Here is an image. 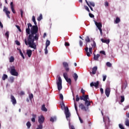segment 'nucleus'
I'll use <instances>...</instances> for the list:
<instances>
[{
  "label": "nucleus",
  "instance_id": "obj_1",
  "mask_svg": "<svg viewBox=\"0 0 129 129\" xmlns=\"http://www.w3.org/2000/svg\"><path fill=\"white\" fill-rule=\"evenodd\" d=\"M32 21L35 25H32L31 23H28V28L26 29V33L27 37V39H24V42L26 46L29 45L30 48L36 50L37 49V45L34 42L38 41L39 40V34H38V31H39V28L37 25V22H36V18L34 16H32Z\"/></svg>",
  "mask_w": 129,
  "mask_h": 129
},
{
  "label": "nucleus",
  "instance_id": "obj_2",
  "mask_svg": "<svg viewBox=\"0 0 129 129\" xmlns=\"http://www.w3.org/2000/svg\"><path fill=\"white\" fill-rule=\"evenodd\" d=\"M56 84L57 85V89L59 91L62 89V79H61V77H58V80L56 82Z\"/></svg>",
  "mask_w": 129,
  "mask_h": 129
},
{
  "label": "nucleus",
  "instance_id": "obj_3",
  "mask_svg": "<svg viewBox=\"0 0 129 129\" xmlns=\"http://www.w3.org/2000/svg\"><path fill=\"white\" fill-rule=\"evenodd\" d=\"M11 69L10 73L11 75L13 76H18L19 75V73L16 71V69H15V66L11 67Z\"/></svg>",
  "mask_w": 129,
  "mask_h": 129
},
{
  "label": "nucleus",
  "instance_id": "obj_4",
  "mask_svg": "<svg viewBox=\"0 0 129 129\" xmlns=\"http://www.w3.org/2000/svg\"><path fill=\"white\" fill-rule=\"evenodd\" d=\"M63 76L67 82H68L70 85H71L72 81H71V79L68 78V75L67 74V73H64L63 74Z\"/></svg>",
  "mask_w": 129,
  "mask_h": 129
},
{
  "label": "nucleus",
  "instance_id": "obj_5",
  "mask_svg": "<svg viewBox=\"0 0 129 129\" xmlns=\"http://www.w3.org/2000/svg\"><path fill=\"white\" fill-rule=\"evenodd\" d=\"M8 9L5 6L4 7L3 11L4 13H5L7 17L8 18V19H11V16H10V15L11 14V12L10 11H8Z\"/></svg>",
  "mask_w": 129,
  "mask_h": 129
},
{
  "label": "nucleus",
  "instance_id": "obj_6",
  "mask_svg": "<svg viewBox=\"0 0 129 129\" xmlns=\"http://www.w3.org/2000/svg\"><path fill=\"white\" fill-rule=\"evenodd\" d=\"M64 113L66 114L67 119H68V118L71 116V113L69 112V108H68V107L64 108Z\"/></svg>",
  "mask_w": 129,
  "mask_h": 129
},
{
  "label": "nucleus",
  "instance_id": "obj_7",
  "mask_svg": "<svg viewBox=\"0 0 129 129\" xmlns=\"http://www.w3.org/2000/svg\"><path fill=\"white\" fill-rule=\"evenodd\" d=\"M62 65L66 72H69V70H70V69L69 68V64H68V63L67 62H63Z\"/></svg>",
  "mask_w": 129,
  "mask_h": 129
},
{
  "label": "nucleus",
  "instance_id": "obj_8",
  "mask_svg": "<svg viewBox=\"0 0 129 129\" xmlns=\"http://www.w3.org/2000/svg\"><path fill=\"white\" fill-rule=\"evenodd\" d=\"M85 50L86 52L87 56H88V57H90V54H92V47H89V52H88V48L87 47H86Z\"/></svg>",
  "mask_w": 129,
  "mask_h": 129
},
{
  "label": "nucleus",
  "instance_id": "obj_9",
  "mask_svg": "<svg viewBox=\"0 0 129 129\" xmlns=\"http://www.w3.org/2000/svg\"><path fill=\"white\" fill-rule=\"evenodd\" d=\"M89 96L88 95H83L80 97L81 100H83L84 101H86V100H89Z\"/></svg>",
  "mask_w": 129,
  "mask_h": 129
},
{
  "label": "nucleus",
  "instance_id": "obj_10",
  "mask_svg": "<svg viewBox=\"0 0 129 129\" xmlns=\"http://www.w3.org/2000/svg\"><path fill=\"white\" fill-rule=\"evenodd\" d=\"M97 66L94 67L92 69V72H90V75H95L96 74V72L97 71Z\"/></svg>",
  "mask_w": 129,
  "mask_h": 129
},
{
  "label": "nucleus",
  "instance_id": "obj_11",
  "mask_svg": "<svg viewBox=\"0 0 129 129\" xmlns=\"http://www.w3.org/2000/svg\"><path fill=\"white\" fill-rule=\"evenodd\" d=\"M44 121H45V117H44V116L41 115L38 117V122L39 123V124H43Z\"/></svg>",
  "mask_w": 129,
  "mask_h": 129
},
{
  "label": "nucleus",
  "instance_id": "obj_12",
  "mask_svg": "<svg viewBox=\"0 0 129 129\" xmlns=\"http://www.w3.org/2000/svg\"><path fill=\"white\" fill-rule=\"evenodd\" d=\"M99 85V81H97L96 82H91L90 83V86L91 87H93L94 86L95 88H98V86Z\"/></svg>",
  "mask_w": 129,
  "mask_h": 129
},
{
  "label": "nucleus",
  "instance_id": "obj_13",
  "mask_svg": "<svg viewBox=\"0 0 129 129\" xmlns=\"http://www.w3.org/2000/svg\"><path fill=\"white\" fill-rule=\"evenodd\" d=\"M79 107L82 109V110H84V111H87L88 110V107H85L83 103H81L79 105Z\"/></svg>",
  "mask_w": 129,
  "mask_h": 129
},
{
  "label": "nucleus",
  "instance_id": "obj_14",
  "mask_svg": "<svg viewBox=\"0 0 129 129\" xmlns=\"http://www.w3.org/2000/svg\"><path fill=\"white\" fill-rule=\"evenodd\" d=\"M11 101L12 102V104L13 105H16L17 104V100L16 99V98H15V96L13 95H11Z\"/></svg>",
  "mask_w": 129,
  "mask_h": 129
},
{
  "label": "nucleus",
  "instance_id": "obj_15",
  "mask_svg": "<svg viewBox=\"0 0 129 129\" xmlns=\"http://www.w3.org/2000/svg\"><path fill=\"white\" fill-rule=\"evenodd\" d=\"M105 94L107 96V97H109V95L110 94V88L106 87L105 90Z\"/></svg>",
  "mask_w": 129,
  "mask_h": 129
},
{
  "label": "nucleus",
  "instance_id": "obj_16",
  "mask_svg": "<svg viewBox=\"0 0 129 129\" xmlns=\"http://www.w3.org/2000/svg\"><path fill=\"white\" fill-rule=\"evenodd\" d=\"M95 24L96 25L97 28H98V30L99 29H101V28H102V24H101V23L99 22L98 23L97 22H96V21H94Z\"/></svg>",
  "mask_w": 129,
  "mask_h": 129
},
{
  "label": "nucleus",
  "instance_id": "obj_17",
  "mask_svg": "<svg viewBox=\"0 0 129 129\" xmlns=\"http://www.w3.org/2000/svg\"><path fill=\"white\" fill-rule=\"evenodd\" d=\"M85 105L87 106V107H88V106H90V105H91V102L88 99L85 101Z\"/></svg>",
  "mask_w": 129,
  "mask_h": 129
},
{
  "label": "nucleus",
  "instance_id": "obj_18",
  "mask_svg": "<svg viewBox=\"0 0 129 129\" xmlns=\"http://www.w3.org/2000/svg\"><path fill=\"white\" fill-rule=\"evenodd\" d=\"M10 6L11 8V11L13 13V14H16V11H15V9L14 8V3L11 2Z\"/></svg>",
  "mask_w": 129,
  "mask_h": 129
},
{
  "label": "nucleus",
  "instance_id": "obj_19",
  "mask_svg": "<svg viewBox=\"0 0 129 129\" xmlns=\"http://www.w3.org/2000/svg\"><path fill=\"white\" fill-rule=\"evenodd\" d=\"M99 57H100V54H97L96 55L94 53V60L95 61H98V58H99Z\"/></svg>",
  "mask_w": 129,
  "mask_h": 129
},
{
  "label": "nucleus",
  "instance_id": "obj_20",
  "mask_svg": "<svg viewBox=\"0 0 129 129\" xmlns=\"http://www.w3.org/2000/svg\"><path fill=\"white\" fill-rule=\"evenodd\" d=\"M36 117H37V115L33 114L32 118L31 119V121H32V122H35L36 121Z\"/></svg>",
  "mask_w": 129,
  "mask_h": 129
},
{
  "label": "nucleus",
  "instance_id": "obj_21",
  "mask_svg": "<svg viewBox=\"0 0 129 129\" xmlns=\"http://www.w3.org/2000/svg\"><path fill=\"white\" fill-rule=\"evenodd\" d=\"M28 56L30 58L32 56V50L29 49L27 50Z\"/></svg>",
  "mask_w": 129,
  "mask_h": 129
},
{
  "label": "nucleus",
  "instance_id": "obj_22",
  "mask_svg": "<svg viewBox=\"0 0 129 129\" xmlns=\"http://www.w3.org/2000/svg\"><path fill=\"white\" fill-rule=\"evenodd\" d=\"M101 42H102V43H106V44H109V39H104L103 38L101 39Z\"/></svg>",
  "mask_w": 129,
  "mask_h": 129
},
{
  "label": "nucleus",
  "instance_id": "obj_23",
  "mask_svg": "<svg viewBox=\"0 0 129 129\" xmlns=\"http://www.w3.org/2000/svg\"><path fill=\"white\" fill-rule=\"evenodd\" d=\"M73 77H74V80L76 82L77 81V79H78V75H77V74L75 73L73 75Z\"/></svg>",
  "mask_w": 129,
  "mask_h": 129
},
{
  "label": "nucleus",
  "instance_id": "obj_24",
  "mask_svg": "<svg viewBox=\"0 0 129 129\" xmlns=\"http://www.w3.org/2000/svg\"><path fill=\"white\" fill-rule=\"evenodd\" d=\"M127 87V82L125 81V83L122 85V89H125Z\"/></svg>",
  "mask_w": 129,
  "mask_h": 129
},
{
  "label": "nucleus",
  "instance_id": "obj_25",
  "mask_svg": "<svg viewBox=\"0 0 129 129\" xmlns=\"http://www.w3.org/2000/svg\"><path fill=\"white\" fill-rule=\"evenodd\" d=\"M73 100H74V105H75V108L76 109V111L77 113H78V109L77 108V104H76V102H75V99L74 98Z\"/></svg>",
  "mask_w": 129,
  "mask_h": 129
},
{
  "label": "nucleus",
  "instance_id": "obj_26",
  "mask_svg": "<svg viewBox=\"0 0 129 129\" xmlns=\"http://www.w3.org/2000/svg\"><path fill=\"white\" fill-rule=\"evenodd\" d=\"M125 125L126 126H129V119L127 118L125 119Z\"/></svg>",
  "mask_w": 129,
  "mask_h": 129
},
{
  "label": "nucleus",
  "instance_id": "obj_27",
  "mask_svg": "<svg viewBox=\"0 0 129 129\" xmlns=\"http://www.w3.org/2000/svg\"><path fill=\"white\" fill-rule=\"evenodd\" d=\"M50 43H51V42L49 41V40H46V46H45L46 49H47V48H48V46H50Z\"/></svg>",
  "mask_w": 129,
  "mask_h": 129
},
{
  "label": "nucleus",
  "instance_id": "obj_28",
  "mask_svg": "<svg viewBox=\"0 0 129 129\" xmlns=\"http://www.w3.org/2000/svg\"><path fill=\"white\" fill-rule=\"evenodd\" d=\"M120 22V19L118 17L116 18V20H115V24H118Z\"/></svg>",
  "mask_w": 129,
  "mask_h": 129
},
{
  "label": "nucleus",
  "instance_id": "obj_29",
  "mask_svg": "<svg viewBox=\"0 0 129 129\" xmlns=\"http://www.w3.org/2000/svg\"><path fill=\"white\" fill-rule=\"evenodd\" d=\"M85 41L86 43H90V38H89V36H86L85 38Z\"/></svg>",
  "mask_w": 129,
  "mask_h": 129
},
{
  "label": "nucleus",
  "instance_id": "obj_30",
  "mask_svg": "<svg viewBox=\"0 0 129 129\" xmlns=\"http://www.w3.org/2000/svg\"><path fill=\"white\" fill-rule=\"evenodd\" d=\"M88 4H89V5L91 6V7H95V4L94 3V2H89L88 3Z\"/></svg>",
  "mask_w": 129,
  "mask_h": 129
},
{
  "label": "nucleus",
  "instance_id": "obj_31",
  "mask_svg": "<svg viewBox=\"0 0 129 129\" xmlns=\"http://www.w3.org/2000/svg\"><path fill=\"white\" fill-rule=\"evenodd\" d=\"M6 79H8V75L6 74H4L2 77V80L5 81Z\"/></svg>",
  "mask_w": 129,
  "mask_h": 129
},
{
  "label": "nucleus",
  "instance_id": "obj_32",
  "mask_svg": "<svg viewBox=\"0 0 129 129\" xmlns=\"http://www.w3.org/2000/svg\"><path fill=\"white\" fill-rule=\"evenodd\" d=\"M85 1L87 6H88V7L90 8L91 11H92L93 12V8H92V7H91V6L89 5V3H88V2H87V0H85Z\"/></svg>",
  "mask_w": 129,
  "mask_h": 129
},
{
  "label": "nucleus",
  "instance_id": "obj_33",
  "mask_svg": "<svg viewBox=\"0 0 129 129\" xmlns=\"http://www.w3.org/2000/svg\"><path fill=\"white\" fill-rule=\"evenodd\" d=\"M41 109L43 110V111H47V109L45 108V104L42 105Z\"/></svg>",
  "mask_w": 129,
  "mask_h": 129
},
{
  "label": "nucleus",
  "instance_id": "obj_34",
  "mask_svg": "<svg viewBox=\"0 0 129 129\" xmlns=\"http://www.w3.org/2000/svg\"><path fill=\"white\" fill-rule=\"evenodd\" d=\"M26 125L27 126V128H30L32 124H31V122L30 121H28L26 123Z\"/></svg>",
  "mask_w": 129,
  "mask_h": 129
},
{
  "label": "nucleus",
  "instance_id": "obj_35",
  "mask_svg": "<svg viewBox=\"0 0 129 129\" xmlns=\"http://www.w3.org/2000/svg\"><path fill=\"white\" fill-rule=\"evenodd\" d=\"M14 61H15V57H14V56H11V57L10 58V62L12 63L14 62Z\"/></svg>",
  "mask_w": 129,
  "mask_h": 129
},
{
  "label": "nucleus",
  "instance_id": "obj_36",
  "mask_svg": "<svg viewBox=\"0 0 129 129\" xmlns=\"http://www.w3.org/2000/svg\"><path fill=\"white\" fill-rule=\"evenodd\" d=\"M43 19V16L42 15V14H40L39 15V17H38L37 18V20L40 22V21H41V20H42Z\"/></svg>",
  "mask_w": 129,
  "mask_h": 129
},
{
  "label": "nucleus",
  "instance_id": "obj_37",
  "mask_svg": "<svg viewBox=\"0 0 129 129\" xmlns=\"http://www.w3.org/2000/svg\"><path fill=\"white\" fill-rule=\"evenodd\" d=\"M43 128V124H39V125H38L36 129H42Z\"/></svg>",
  "mask_w": 129,
  "mask_h": 129
},
{
  "label": "nucleus",
  "instance_id": "obj_38",
  "mask_svg": "<svg viewBox=\"0 0 129 129\" xmlns=\"http://www.w3.org/2000/svg\"><path fill=\"white\" fill-rule=\"evenodd\" d=\"M120 102H123V101H124V96H120Z\"/></svg>",
  "mask_w": 129,
  "mask_h": 129
},
{
  "label": "nucleus",
  "instance_id": "obj_39",
  "mask_svg": "<svg viewBox=\"0 0 129 129\" xmlns=\"http://www.w3.org/2000/svg\"><path fill=\"white\" fill-rule=\"evenodd\" d=\"M20 54L21 57H22L23 59H25V56H24V54L22 52V50H20Z\"/></svg>",
  "mask_w": 129,
  "mask_h": 129
},
{
  "label": "nucleus",
  "instance_id": "obj_40",
  "mask_svg": "<svg viewBox=\"0 0 129 129\" xmlns=\"http://www.w3.org/2000/svg\"><path fill=\"white\" fill-rule=\"evenodd\" d=\"M102 77H103V81H105V80H106L107 76H106V75H103L102 76Z\"/></svg>",
  "mask_w": 129,
  "mask_h": 129
},
{
  "label": "nucleus",
  "instance_id": "obj_41",
  "mask_svg": "<svg viewBox=\"0 0 129 129\" xmlns=\"http://www.w3.org/2000/svg\"><path fill=\"white\" fill-rule=\"evenodd\" d=\"M84 8H85V10H86V11H87V12H88V13H90V10H89V8H88V7H87V6H85Z\"/></svg>",
  "mask_w": 129,
  "mask_h": 129
},
{
  "label": "nucleus",
  "instance_id": "obj_42",
  "mask_svg": "<svg viewBox=\"0 0 129 129\" xmlns=\"http://www.w3.org/2000/svg\"><path fill=\"white\" fill-rule=\"evenodd\" d=\"M81 92L82 93L83 95H85V90H84L83 88L81 89Z\"/></svg>",
  "mask_w": 129,
  "mask_h": 129
},
{
  "label": "nucleus",
  "instance_id": "obj_43",
  "mask_svg": "<svg viewBox=\"0 0 129 129\" xmlns=\"http://www.w3.org/2000/svg\"><path fill=\"white\" fill-rule=\"evenodd\" d=\"M50 121L54 122V120H56V117H51L50 119Z\"/></svg>",
  "mask_w": 129,
  "mask_h": 129
},
{
  "label": "nucleus",
  "instance_id": "obj_44",
  "mask_svg": "<svg viewBox=\"0 0 129 129\" xmlns=\"http://www.w3.org/2000/svg\"><path fill=\"white\" fill-rule=\"evenodd\" d=\"M29 99L31 100V99L34 97V95H33V94H29Z\"/></svg>",
  "mask_w": 129,
  "mask_h": 129
},
{
  "label": "nucleus",
  "instance_id": "obj_45",
  "mask_svg": "<svg viewBox=\"0 0 129 129\" xmlns=\"http://www.w3.org/2000/svg\"><path fill=\"white\" fill-rule=\"evenodd\" d=\"M10 82H11V83H13V82H14V81L15 80V78H14L13 77H12L10 78Z\"/></svg>",
  "mask_w": 129,
  "mask_h": 129
},
{
  "label": "nucleus",
  "instance_id": "obj_46",
  "mask_svg": "<svg viewBox=\"0 0 129 129\" xmlns=\"http://www.w3.org/2000/svg\"><path fill=\"white\" fill-rule=\"evenodd\" d=\"M16 28L18 29L19 32H22V29H21V28L19 25H16Z\"/></svg>",
  "mask_w": 129,
  "mask_h": 129
},
{
  "label": "nucleus",
  "instance_id": "obj_47",
  "mask_svg": "<svg viewBox=\"0 0 129 129\" xmlns=\"http://www.w3.org/2000/svg\"><path fill=\"white\" fill-rule=\"evenodd\" d=\"M79 100H80V98H79V96H78V95H76V101H79Z\"/></svg>",
  "mask_w": 129,
  "mask_h": 129
},
{
  "label": "nucleus",
  "instance_id": "obj_48",
  "mask_svg": "<svg viewBox=\"0 0 129 129\" xmlns=\"http://www.w3.org/2000/svg\"><path fill=\"white\" fill-rule=\"evenodd\" d=\"M93 44L92 45L93 48H95L96 47V43H95V41H93Z\"/></svg>",
  "mask_w": 129,
  "mask_h": 129
},
{
  "label": "nucleus",
  "instance_id": "obj_49",
  "mask_svg": "<svg viewBox=\"0 0 129 129\" xmlns=\"http://www.w3.org/2000/svg\"><path fill=\"white\" fill-rule=\"evenodd\" d=\"M119 127L120 129H125L124 127H123V126L121 124H119Z\"/></svg>",
  "mask_w": 129,
  "mask_h": 129
},
{
  "label": "nucleus",
  "instance_id": "obj_50",
  "mask_svg": "<svg viewBox=\"0 0 129 129\" xmlns=\"http://www.w3.org/2000/svg\"><path fill=\"white\" fill-rule=\"evenodd\" d=\"M79 44L80 47H82L83 46V42H82V40H80Z\"/></svg>",
  "mask_w": 129,
  "mask_h": 129
},
{
  "label": "nucleus",
  "instance_id": "obj_51",
  "mask_svg": "<svg viewBox=\"0 0 129 129\" xmlns=\"http://www.w3.org/2000/svg\"><path fill=\"white\" fill-rule=\"evenodd\" d=\"M106 66L108 67H111V64L110 62H107L106 63Z\"/></svg>",
  "mask_w": 129,
  "mask_h": 129
},
{
  "label": "nucleus",
  "instance_id": "obj_52",
  "mask_svg": "<svg viewBox=\"0 0 129 129\" xmlns=\"http://www.w3.org/2000/svg\"><path fill=\"white\" fill-rule=\"evenodd\" d=\"M59 97H60V99H61V100H63V99H64L63 95L62 94H59Z\"/></svg>",
  "mask_w": 129,
  "mask_h": 129
},
{
  "label": "nucleus",
  "instance_id": "obj_53",
  "mask_svg": "<svg viewBox=\"0 0 129 129\" xmlns=\"http://www.w3.org/2000/svg\"><path fill=\"white\" fill-rule=\"evenodd\" d=\"M15 43L18 46H20V45H21V43H20V42L18 40H16Z\"/></svg>",
  "mask_w": 129,
  "mask_h": 129
},
{
  "label": "nucleus",
  "instance_id": "obj_54",
  "mask_svg": "<svg viewBox=\"0 0 129 129\" xmlns=\"http://www.w3.org/2000/svg\"><path fill=\"white\" fill-rule=\"evenodd\" d=\"M9 35H10V32H9V31H7L5 34V36H7V38H9Z\"/></svg>",
  "mask_w": 129,
  "mask_h": 129
},
{
  "label": "nucleus",
  "instance_id": "obj_55",
  "mask_svg": "<svg viewBox=\"0 0 129 129\" xmlns=\"http://www.w3.org/2000/svg\"><path fill=\"white\" fill-rule=\"evenodd\" d=\"M64 46H66V47L69 46H70V44L69 43V42H66L64 43Z\"/></svg>",
  "mask_w": 129,
  "mask_h": 129
},
{
  "label": "nucleus",
  "instance_id": "obj_56",
  "mask_svg": "<svg viewBox=\"0 0 129 129\" xmlns=\"http://www.w3.org/2000/svg\"><path fill=\"white\" fill-rule=\"evenodd\" d=\"M89 16L91 18H94V15L93 14L90 13V12H89Z\"/></svg>",
  "mask_w": 129,
  "mask_h": 129
},
{
  "label": "nucleus",
  "instance_id": "obj_57",
  "mask_svg": "<svg viewBox=\"0 0 129 129\" xmlns=\"http://www.w3.org/2000/svg\"><path fill=\"white\" fill-rule=\"evenodd\" d=\"M100 54H103V55H106L105 51L104 50H101L100 51Z\"/></svg>",
  "mask_w": 129,
  "mask_h": 129
},
{
  "label": "nucleus",
  "instance_id": "obj_58",
  "mask_svg": "<svg viewBox=\"0 0 129 129\" xmlns=\"http://www.w3.org/2000/svg\"><path fill=\"white\" fill-rule=\"evenodd\" d=\"M109 4L108 3V2H105V4H104V6L105 7H108Z\"/></svg>",
  "mask_w": 129,
  "mask_h": 129
},
{
  "label": "nucleus",
  "instance_id": "obj_59",
  "mask_svg": "<svg viewBox=\"0 0 129 129\" xmlns=\"http://www.w3.org/2000/svg\"><path fill=\"white\" fill-rule=\"evenodd\" d=\"M100 93H101V94H103L104 92H103V89H102V88H101L100 89Z\"/></svg>",
  "mask_w": 129,
  "mask_h": 129
},
{
  "label": "nucleus",
  "instance_id": "obj_60",
  "mask_svg": "<svg viewBox=\"0 0 129 129\" xmlns=\"http://www.w3.org/2000/svg\"><path fill=\"white\" fill-rule=\"evenodd\" d=\"M20 13H21V18H23V14H24V11L22 9L20 10Z\"/></svg>",
  "mask_w": 129,
  "mask_h": 129
},
{
  "label": "nucleus",
  "instance_id": "obj_61",
  "mask_svg": "<svg viewBox=\"0 0 129 129\" xmlns=\"http://www.w3.org/2000/svg\"><path fill=\"white\" fill-rule=\"evenodd\" d=\"M79 118L81 123H83V120H82V119H81V117H79Z\"/></svg>",
  "mask_w": 129,
  "mask_h": 129
},
{
  "label": "nucleus",
  "instance_id": "obj_62",
  "mask_svg": "<svg viewBox=\"0 0 129 129\" xmlns=\"http://www.w3.org/2000/svg\"><path fill=\"white\" fill-rule=\"evenodd\" d=\"M20 94L21 95H25V92H24V91H21V92H20Z\"/></svg>",
  "mask_w": 129,
  "mask_h": 129
},
{
  "label": "nucleus",
  "instance_id": "obj_63",
  "mask_svg": "<svg viewBox=\"0 0 129 129\" xmlns=\"http://www.w3.org/2000/svg\"><path fill=\"white\" fill-rule=\"evenodd\" d=\"M99 30L100 31V33L101 36H102V29L101 28H100L99 29Z\"/></svg>",
  "mask_w": 129,
  "mask_h": 129
},
{
  "label": "nucleus",
  "instance_id": "obj_64",
  "mask_svg": "<svg viewBox=\"0 0 129 129\" xmlns=\"http://www.w3.org/2000/svg\"><path fill=\"white\" fill-rule=\"evenodd\" d=\"M126 117H127L128 118H129V112H128V113H127L126 114Z\"/></svg>",
  "mask_w": 129,
  "mask_h": 129
}]
</instances>
